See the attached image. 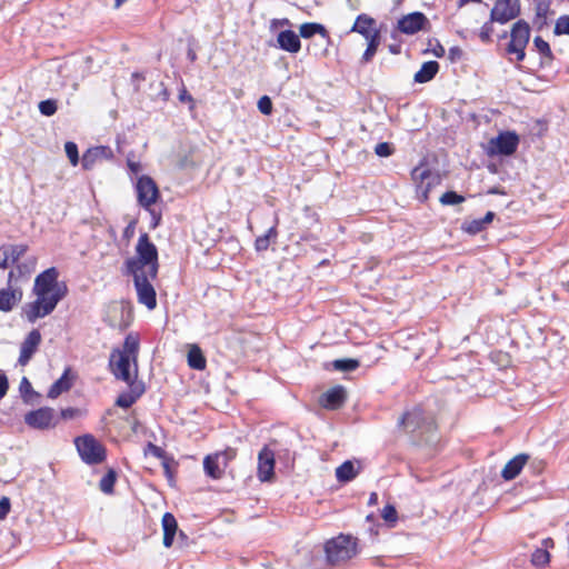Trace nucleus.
<instances>
[{
	"instance_id": "nucleus-1",
	"label": "nucleus",
	"mask_w": 569,
	"mask_h": 569,
	"mask_svg": "<svg viewBox=\"0 0 569 569\" xmlns=\"http://www.w3.org/2000/svg\"><path fill=\"white\" fill-rule=\"evenodd\" d=\"M59 272L51 267L34 279L32 288L36 300L26 308V316L29 322L33 323L40 318L49 316L57 305L66 297L67 286L58 281Z\"/></svg>"
},
{
	"instance_id": "nucleus-2",
	"label": "nucleus",
	"mask_w": 569,
	"mask_h": 569,
	"mask_svg": "<svg viewBox=\"0 0 569 569\" xmlns=\"http://www.w3.org/2000/svg\"><path fill=\"white\" fill-rule=\"evenodd\" d=\"M400 425L411 445L423 450L429 458L441 448V437L430 412L417 407L401 417Z\"/></svg>"
},
{
	"instance_id": "nucleus-3",
	"label": "nucleus",
	"mask_w": 569,
	"mask_h": 569,
	"mask_svg": "<svg viewBox=\"0 0 569 569\" xmlns=\"http://www.w3.org/2000/svg\"><path fill=\"white\" fill-rule=\"evenodd\" d=\"M158 270V249L148 233H142L136 246V257L124 261V272H148L151 278H157Z\"/></svg>"
},
{
	"instance_id": "nucleus-4",
	"label": "nucleus",
	"mask_w": 569,
	"mask_h": 569,
	"mask_svg": "<svg viewBox=\"0 0 569 569\" xmlns=\"http://www.w3.org/2000/svg\"><path fill=\"white\" fill-rule=\"evenodd\" d=\"M327 561L332 566L345 563L356 553V540L350 536L340 535L325 545Z\"/></svg>"
},
{
	"instance_id": "nucleus-5",
	"label": "nucleus",
	"mask_w": 569,
	"mask_h": 569,
	"mask_svg": "<svg viewBox=\"0 0 569 569\" xmlns=\"http://www.w3.org/2000/svg\"><path fill=\"white\" fill-rule=\"evenodd\" d=\"M74 445L83 462H103L106 460V448L92 435L77 437Z\"/></svg>"
},
{
	"instance_id": "nucleus-6",
	"label": "nucleus",
	"mask_w": 569,
	"mask_h": 569,
	"mask_svg": "<svg viewBox=\"0 0 569 569\" xmlns=\"http://www.w3.org/2000/svg\"><path fill=\"white\" fill-rule=\"evenodd\" d=\"M124 273L133 277V283L139 303L146 306L149 310H153L157 307V293L151 281L156 278H151L148 272Z\"/></svg>"
},
{
	"instance_id": "nucleus-7",
	"label": "nucleus",
	"mask_w": 569,
	"mask_h": 569,
	"mask_svg": "<svg viewBox=\"0 0 569 569\" xmlns=\"http://www.w3.org/2000/svg\"><path fill=\"white\" fill-rule=\"evenodd\" d=\"M138 203L149 209L159 198V189L154 180L148 176H141L136 183Z\"/></svg>"
},
{
	"instance_id": "nucleus-8",
	"label": "nucleus",
	"mask_w": 569,
	"mask_h": 569,
	"mask_svg": "<svg viewBox=\"0 0 569 569\" xmlns=\"http://www.w3.org/2000/svg\"><path fill=\"white\" fill-rule=\"evenodd\" d=\"M520 14L519 0H497L491 9V21L505 24Z\"/></svg>"
},
{
	"instance_id": "nucleus-9",
	"label": "nucleus",
	"mask_w": 569,
	"mask_h": 569,
	"mask_svg": "<svg viewBox=\"0 0 569 569\" xmlns=\"http://www.w3.org/2000/svg\"><path fill=\"white\" fill-rule=\"evenodd\" d=\"M519 144V137L516 132L505 131L498 134L489 142L491 153L501 156H511L516 152Z\"/></svg>"
},
{
	"instance_id": "nucleus-10",
	"label": "nucleus",
	"mask_w": 569,
	"mask_h": 569,
	"mask_svg": "<svg viewBox=\"0 0 569 569\" xmlns=\"http://www.w3.org/2000/svg\"><path fill=\"white\" fill-rule=\"evenodd\" d=\"M130 361H132V358L127 357L126 355H120L119 349H114L111 352L109 367L118 380H122L124 382L138 381L137 373L134 375V378L130 375Z\"/></svg>"
},
{
	"instance_id": "nucleus-11",
	"label": "nucleus",
	"mask_w": 569,
	"mask_h": 569,
	"mask_svg": "<svg viewBox=\"0 0 569 569\" xmlns=\"http://www.w3.org/2000/svg\"><path fill=\"white\" fill-rule=\"evenodd\" d=\"M54 410L49 407L32 410L24 416V422L34 429H47L54 426Z\"/></svg>"
},
{
	"instance_id": "nucleus-12",
	"label": "nucleus",
	"mask_w": 569,
	"mask_h": 569,
	"mask_svg": "<svg viewBox=\"0 0 569 569\" xmlns=\"http://www.w3.org/2000/svg\"><path fill=\"white\" fill-rule=\"evenodd\" d=\"M428 23L427 17L422 12H411L398 20V30L405 34H415L425 29Z\"/></svg>"
},
{
	"instance_id": "nucleus-13",
	"label": "nucleus",
	"mask_w": 569,
	"mask_h": 569,
	"mask_svg": "<svg viewBox=\"0 0 569 569\" xmlns=\"http://www.w3.org/2000/svg\"><path fill=\"white\" fill-rule=\"evenodd\" d=\"M41 342V333L38 329L31 330L20 347V356L18 359L19 365L26 366L32 358L33 353L37 351L39 345Z\"/></svg>"
},
{
	"instance_id": "nucleus-14",
	"label": "nucleus",
	"mask_w": 569,
	"mask_h": 569,
	"mask_svg": "<svg viewBox=\"0 0 569 569\" xmlns=\"http://www.w3.org/2000/svg\"><path fill=\"white\" fill-rule=\"evenodd\" d=\"M127 383L129 391L120 393L116 400V406L123 409L130 408L144 393V383L142 381Z\"/></svg>"
},
{
	"instance_id": "nucleus-15",
	"label": "nucleus",
	"mask_w": 569,
	"mask_h": 569,
	"mask_svg": "<svg viewBox=\"0 0 569 569\" xmlns=\"http://www.w3.org/2000/svg\"><path fill=\"white\" fill-rule=\"evenodd\" d=\"M347 399L346 390L342 386H336L327 390L320 397V403L323 408L336 410L340 408Z\"/></svg>"
},
{
	"instance_id": "nucleus-16",
	"label": "nucleus",
	"mask_w": 569,
	"mask_h": 569,
	"mask_svg": "<svg viewBox=\"0 0 569 569\" xmlns=\"http://www.w3.org/2000/svg\"><path fill=\"white\" fill-rule=\"evenodd\" d=\"M277 41L279 48L290 52L297 53L301 49V41L299 36L292 30H283L278 33Z\"/></svg>"
},
{
	"instance_id": "nucleus-17",
	"label": "nucleus",
	"mask_w": 569,
	"mask_h": 569,
	"mask_svg": "<svg viewBox=\"0 0 569 569\" xmlns=\"http://www.w3.org/2000/svg\"><path fill=\"white\" fill-rule=\"evenodd\" d=\"M22 299V291L20 288L12 289L8 287L0 290V311L9 312Z\"/></svg>"
},
{
	"instance_id": "nucleus-18",
	"label": "nucleus",
	"mask_w": 569,
	"mask_h": 569,
	"mask_svg": "<svg viewBox=\"0 0 569 569\" xmlns=\"http://www.w3.org/2000/svg\"><path fill=\"white\" fill-rule=\"evenodd\" d=\"M495 217L496 214L493 211H488L483 218L465 220L461 224V229L468 234H478L487 229V227L493 221Z\"/></svg>"
},
{
	"instance_id": "nucleus-19",
	"label": "nucleus",
	"mask_w": 569,
	"mask_h": 569,
	"mask_svg": "<svg viewBox=\"0 0 569 569\" xmlns=\"http://www.w3.org/2000/svg\"><path fill=\"white\" fill-rule=\"evenodd\" d=\"M511 40L508 46L526 47L530 38L529 24L523 21H517L510 32Z\"/></svg>"
},
{
	"instance_id": "nucleus-20",
	"label": "nucleus",
	"mask_w": 569,
	"mask_h": 569,
	"mask_svg": "<svg viewBox=\"0 0 569 569\" xmlns=\"http://www.w3.org/2000/svg\"><path fill=\"white\" fill-rule=\"evenodd\" d=\"M375 26L376 20L372 17L366 13H361L356 18V21L351 27L350 32H357L361 34L363 38H368L373 33V30H377Z\"/></svg>"
},
{
	"instance_id": "nucleus-21",
	"label": "nucleus",
	"mask_w": 569,
	"mask_h": 569,
	"mask_svg": "<svg viewBox=\"0 0 569 569\" xmlns=\"http://www.w3.org/2000/svg\"><path fill=\"white\" fill-rule=\"evenodd\" d=\"M112 150L109 147L100 146L89 149L82 157V166L90 169L96 160L112 158Z\"/></svg>"
},
{
	"instance_id": "nucleus-22",
	"label": "nucleus",
	"mask_w": 569,
	"mask_h": 569,
	"mask_svg": "<svg viewBox=\"0 0 569 569\" xmlns=\"http://www.w3.org/2000/svg\"><path fill=\"white\" fill-rule=\"evenodd\" d=\"M162 529H163V546L166 548H169L172 546L174 536L178 531V523L172 513L166 512L162 516Z\"/></svg>"
},
{
	"instance_id": "nucleus-23",
	"label": "nucleus",
	"mask_w": 569,
	"mask_h": 569,
	"mask_svg": "<svg viewBox=\"0 0 569 569\" xmlns=\"http://www.w3.org/2000/svg\"><path fill=\"white\" fill-rule=\"evenodd\" d=\"M29 247L24 243L1 246L3 254L8 257L9 266H16L24 257Z\"/></svg>"
},
{
	"instance_id": "nucleus-24",
	"label": "nucleus",
	"mask_w": 569,
	"mask_h": 569,
	"mask_svg": "<svg viewBox=\"0 0 569 569\" xmlns=\"http://www.w3.org/2000/svg\"><path fill=\"white\" fill-rule=\"evenodd\" d=\"M439 71V63L437 61H427L422 63L421 68L416 72L413 80L417 83H426L432 80Z\"/></svg>"
},
{
	"instance_id": "nucleus-25",
	"label": "nucleus",
	"mask_w": 569,
	"mask_h": 569,
	"mask_svg": "<svg viewBox=\"0 0 569 569\" xmlns=\"http://www.w3.org/2000/svg\"><path fill=\"white\" fill-rule=\"evenodd\" d=\"M69 369H66L62 376L53 382L48 391V397L50 399L58 398L61 393L67 392L71 389L72 382L69 378Z\"/></svg>"
},
{
	"instance_id": "nucleus-26",
	"label": "nucleus",
	"mask_w": 569,
	"mask_h": 569,
	"mask_svg": "<svg viewBox=\"0 0 569 569\" xmlns=\"http://www.w3.org/2000/svg\"><path fill=\"white\" fill-rule=\"evenodd\" d=\"M543 548H537L531 555V563L535 567H545L550 561V555L547 550L549 546L553 545L552 539L547 538L542 541Z\"/></svg>"
},
{
	"instance_id": "nucleus-27",
	"label": "nucleus",
	"mask_w": 569,
	"mask_h": 569,
	"mask_svg": "<svg viewBox=\"0 0 569 569\" xmlns=\"http://www.w3.org/2000/svg\"><path fill=\"white\" fill-rule=\"evenodd\" d=\"M300 37L305 39H309L313 37L315 34H320L322 38L329 40V33L323 24L318 22H306L300 26L299 29Z\"/></svg>"
},
{
	"instance_id": "nucleus-28",
	"label": "nucleus",
	"mask_w": 569,
	"mask_h": 569,
	"mask_svg": "<svg viewBox=\"0 0 569 569\" xmlns=\"http://www.w3.org/2000/svg\"><path fill=\"white\" fill-rule=\"evenodd\" d=\"M365 39L368 41V44L362 54L361 61L367 63L372 60L380 44L381 37L379 30H373V33Z\"/></svg>"
},
{
	"instance_id": "nucleus-29",
	"label": "nucleus",
	"mask_w": 569,
	"mask_h": 569,
	"mask_svg": "<svg viewBox=\"0 0 569 569\" xmlns=\"http://www.w3.org/2000/svg\"><path fill=\"white\" fill-rule=\"evenodd\" d=\"M138 352L139 339L132 335L127 336L123 342V349H119V353L132 358L134 366H137Z\"/></svg>"
},
{
	"instance_id": "nucleus-30",
	"label": "nucleus",
	"mask_w": 569,
	"mask_h": 569,
	"mask_svg": "<svg viewBox=\"0 0 569 569\" xmlns=\"http://www.w3.org/2000/svg\"><path fill=\"white\" fill-rule=\"evenodd\" d=\"M360 472V466L358 468L355 465H339L336 469L337 480L341 483H347L355 479Z\"/></svg>"
},
{
	"instance_id": "nucleus-31",
	"label": "nucleus",
	"mask_w": 569,
	"mask_h": 569,
	"mask_svg": "<svg viewBox=\"0 0 569 569\" xmlns=\"http://www.w3.org/2000/svg\"><path fill=\"white\" fill-rule=\"evenodd\" d=\"M278 237L277 226L270 227L263 236H260L254 241L257 251H266L271 242H276Z\"/></svg>"
},
{
	"instance_id": "nucleus-32",
	"label": "nucleus",
	"mask_w": 569,
	"mask_h": 569,
	"mask_svg": "<svg viewBox=\"0 0 569 569\" xmlns=\"http://www.w3.org/2000/svg\"><path fill=\"white\" fill-rule=\"evenodd\" d=\"M188 365L196 370L206 368V358L198 346H192L188 352Z\"/></svg>"
},
{
	"instance_id": "nucleus-33",
	"label": "nucleus",
	"mask_w": 569,
	"mask_h": 569,
	"mask_svg": "<svg viewBox=\"0 0 569 569\" xmlns=\"http://www.w3.org/2000/svg\"><path fill=\"white\" fill-rule=\"evenodd\" d=\"M117 471L112 468H109L106 475H103V477L99 481V489L106 495L113 493V487L117 481Z\"/></svg>"
},
{
	"instance_id": "nucleus-34",
	"label": "nucleus",
	"mask_w": 569,
	"mask_h": 569,
	"mask_svg": "<svg viewBox=\"0 0 569 569\" xmlns=\"http://www.w3.org/2000/svg\"><path fill=\"white\" fill-rule=\"evenodd\" d=\"M36 266L37 257L29 256L22 261H19L14 267L17 269L18 276H29L36 270Z\"/></svg>"
},
{
	"instance_id": "nucleus-35",
	"label": "nucleus",
	"mask_w": 569,
	"mask_h": 569,
	"mask_svg": "<svg viewBox=\"0 0 569 569\" xmlns=\"http://www.w3.org/2000/svg\"><path fill=\"white\" fill-rule=\"evenodd\" d=\"M220 459L223 460V462H228L230 460L236 459V450L232 448H228L223 451H218L216 453L207 455L202 462L209 463V462H218Z\"/></svg>"
},
{
	"instance_id": "nucleus-36",
	"label": "nucleus",
	"mask_w": 569,
	"mask_h": 569,
	"mask_svg": "<svg viewBox=\"0 0 569 569\" xmlns=\"http://www.w3.org/2000/svg\"><path fill=\"white\" fill-rule=\"evenodd\" d=\"M332 367L338 371L350 372L359 367V361L351 358L337 359L332 362Z\"/></svg>"
},
{
	"instance_id": "nucleus-37",
	"label": "nucleus",
	"mask_w": 569,
	"mask_h": 569,
	"mask_svg": "<svg viewBox=\"0 0 569 569\" xmlns=\"http://www.w3.org/2000/svg\"><path fill=\"white\" fill-rule=\"evenodd\" d=\"M465 201V197L455 191H447L440 197V202L445 206L458 204Z\"/></svg>"
},
{
	"instance_id": "nucleus-38",
	"label": "nucleus",
	"mask_w": 569,
	"mask_h": 569,
	"mask_svg": "<svg viewBox=\"0 0 569 569\" xmlns=\"http://www.w3.org/2000/svg\"><path fill=\"white\" fill-rule=\"evenodd\" d=\"M38 107L41 114L47 117L53 116L58 109L57 101L53 99L42 100Z\"/></svg>"
},
{
	"instance_id": "nucleus-39",
	"label": "nucleus",
	"mask_w": 569,
	"mask_h": 569,
	"mask_svg": "<svg viewBox=\"0 0 569 569\" xmlns=\"http://www.w3.org/2000/svg\"><path fill=\"white\" fill-rule=\"evenodd\" d=\"M533 46L538 50L540 54L548 58L549 60L552 59V51L550 49V46L547 41H545L541 37H536L533 39Z\"/></svg>"
},
{
	"instance_id": "nucleus-40",
	"label": "nucleus",
	"mask_w": 569,
	"mask_h": 569,
	"mask_svg": "<svg viewBox=\"0 0 569 569\" xmlns=\"http://www.w3.org/2000/svg\"><path fill=\"white\" fill-rule=\"evenodd\" d=\"M274 476V465H258V477L260 481H271Z\"/></svg>"
},
{
	"instance_id": "nucleus-41",
	"label": "nucleus",
	"mask_w": 569,
	"mask_h": 569,
	"mask_svg": "<svg viewBox=\"0 0 569 569\" xmlns=\"http://www.w3.org/2000/svg\"><path fill=\"white\" fill-rule=\"evenodd\" d=\"M522 467L523 465H505L501 476L505 480H512L521 472Z\"/></svg>"
},
{
	"instance_id": "nucleus-42",
	"label": "nucleus",
	"mask_w": 569,
	"mask_h": 569,
	"mask_svg": "<svg viewBox=\"0 0 569 569\" xmlns=\"http://www.w3.org/2000/svg\"><path fill=\"white\" fill-rule=\"evenodd\" d=\"M555 34H569V16L565 14L558 18L556 21Z\"/></svg>"
},
{
	"instance_id": "nucleus-43",
	"label": "nucleus",
	"mask_w": 569,
	"mask_h": 569,
	"mask_svg": "<svg viewBox=\"0 0 569 569\" xmlns=\"http://www.w3.org/2000/svg\"><path fill=\"white\" fill-rule=\"evenodd\" d=\"M64 151H66V154L69 158L70 162L73 166L78 164V162H79L78 146L72 141H68L64 144Z\"/></svg>"
},
{
	"instance_id": "nucleus-44",
	"label": "nucleus",
	"mask_w": 569,
	"mask_h": 569,
	"mask_svg": "<svg viewBox=\"0 0 569 569\" xmlns=\"http://www.w3.org/2000/svg\"><path fill=\"white\" fill-rule=\"evenodd\" d=\"M550 2L546 0H536V17L545 22L549 13Z\"/></svg>"
},
{
	"instance_id": "nucleus-45",
	"label": "nucleus",
	"mask_w": 569,
	"mask_h": 569,
	"mask_svg": "<svg viewBox=\"0 0 569 569\" xmlns=\"http://www.w3.org/2000/svg\"><path fill=\"white\" fill-rule=\"evenodd\" d=\"M204 472L212 479H220L224 473V468L221 465H203Z\"/></svg>"
},
{
	"instance_id": "nucleus-46",
	"label": "nucleus",
	"mask_w": 569,
	"mask_h": 569,
	"mask_svg": "<svg viewBox=\"0 0 569 569\" xmlns=\"http://www.w3.org/2000/svg\"><path fill=\"white\" fill-rule=\"evenodd\" d=\"M395 148L389 142H380L375 147V152L379 157H389L393 153Z\"/></svg>"
},
{
	"instance_id": "nucleus-47",
	"label": "nucleus",
	"mask_w": 569,
	"mask_h": 569,
	"mask_svg": "<svg viewBox=\"0 0 569 569\" xmlns=\"http://www.w3.org/2000/svg\"><path fill=\"white\" fill-rule=\"evenodd\" d=\"M258 109L262 114L269 116L272 112V101L268 96H262L258 100Z\"/></svg>"
},
{
	"instance_id": "nucleus-48",
	"label": "nucleus",
	"mask_w": 569,
	"mask_h": 569,
	"mask_svg": "<svg viewBox=\"0 0 569 569\" xmlns=\"http://www.w3.org/2000/svg\"><path fill=\"white\" fill-rule=\"evenodd\" d=\"M381 517L387 522H392V523L396 522L397 518H398V513H397V510H396L395 506H392V505L385 506L382 511H381Z\"/></svg>"
},
{
	"instance_id": "nucleus-49",
	"label": "nucleus",
	"mask_w": 569,
	"mask_h": 569,
	"mask_svg": "<svg viewBox=\"0 0 569 569\" xmlns=\"http://www.w3.org/2000/svg\"><path fill=\"white\" fill-rule=\"evenodd\" d=\"M163 473L171 487L174 486V476L177 472L178 465H161Z\"/></svg>"
},
{
	"instance_id": "nucleus-50",
	"label": "nucleus",
	"mask_w": 569,
	"mask_h": 569,
	"mask_svg": "<svg viewBox=\"0 0 569 569\" xmlns=\"http://www.w3.org/2000/svg\"><path fill=\"white\" fill-rule=\"evenodd\" d=\"M492 22L493 21H491V19H490L488 22L483 23V26L481 27L480 34H479L481 41H483V42L490 41L491 34L493 32Z\"/></svg>"
},
{
	"instance_id": "nucleus-51",
	"label": "nucleus",
	"mask_w": 569,
	"mask_h": 569,
	"mask_svg": "<svg viewBox=\"0 0 569 569\" xmlns=\"http://www.w3.org/2000/svg\"><path fill=\"white\" fill-rule=\"evenodd\" d=\"M258 462H276L273 451L268 447L262 448L258 455Z\"/></svg>"
},
{
	"instance_id": "nucleus-52",
	"label": "nucleus",
	"mask_w": 569,
	"mask_h": 569,
	"mask_svg": "<svg viewBox=\"0 0 569 569\" xmlns=\"http://www.w3.org/2000/svg\"><path fill=\"white\" fill-rule=\"evenodd\" d=\"M11 508V502L8 497H2L0 499V520H3L9 513Z\"/></svg>"
},
{
	"instance_id": "nucleus-53",
	"label": "nucleus",
	"mask_w": 569,
	"mask_h": 569,
	"mask_svg": "<svg viewBox=\"0 0 569 569\" xmlns=\"http://www.w3.org/2000/svg\"><path fill=\"white\" fill-rule=\"evenodd\" d=\"M19 390L23 398H26L28 395L33 393L32 386H31L30 381L28 380V378H26V377L22 378L20 386H19Z\"/></svg>"
},
{
	"instance_id": "nucleus-54",
	"label": "nucleus",
	"mask_w": 569,
	"mask_h": 569,
	"mask_svg": "<svg viewBox=\"0 0 569 569\" xmlns=\"http://www.w3.org/2000/svg\"><path fill=\"white\" fill-rule=\"evenodd\" d=\"M525 49L526 47L508 46L507 51L509 53H515L517 61H522L526 57Z\"/></svg>"
},
{
	"instance_id": "nucleus-55",
	"label": "nucleus",
	"mask_w": 569,
	"mask_h": 569,
	"mask_svg": "<svg viewBox=\"0 0 569 569\" xmlns=\"http://www.w3.org/2000/svg\"><path fill=\"white\" fill-rule=\"evenodd\" d=\"M9 388L8 378L3 371L0 370V399H2Z\"/></svg>"
},
{
	"instance_id": "nucleus-56",
	"label": "nucleus",
	"mask_w": 569,
	"mask_h": 569,
	"mask_svg": "<svg viewBox=\"0 0 569 569\" xmlns=\"http://www.w3.org/2000/svg\"><path fill=\"white\" fill-rule=\"evenodd\" d=\"M462 56V50L459 47H452L449 49V59L453 62L460 59Z\"/></svg>"
},
{
	"instance_id": "nucleus-57",
	"label": "nucleus",
	"mask_w": 569,
	"mask_h": 569,
	"mask_svg": "<svg viewBox=\"0 0 569 569\" xmlns=\"http://www.w3.org/2000/svg\"><path fill=\"white\" fill-rule=\"evenodd\" d=\"M144 452H146V455L148 452H151L153 455V457L161 458L162 450L152 443H148L147 450Z\"/></svg>"
},
{
	"instance_id": "nucleus-58",
	"label": "nucleus",
	"mask_w": 569,
	"mask_h": 569,
	"mask_svg": "<svg viewBox=\"0 0 569 569\" xmlns=\"http://www.w3.org/2000/svg\"><path fill=\"white\" fill-rule=\"evenodd\" d=\"M529 455L527 453H518L507 460V462H527L529 460Z\"/></svg>"
},
{
	"instance_id": "nucleus-59",
	"label": "nucleus",
	"mask_w": 569,
	"mask_h": 569,
	"mask_svg": "<svg viewBox=\"0 0 569 569\" xmlns=\"http://www.w3.org/2000/svg\"><path fill=\"white\" fill-rule=\"evenodd\" d=\"M128 168L133 174H138L141 171V164L136 161L128 160Z\"/></svg>"
},
{
	"instance_id": "nucleus-60",
	"label": "nucleus",
	"mask_w": 569,
	"mask_h": 569,
	"mask_svg": "<svg viewBox=\"0 0 569 569\" xmlns=\"http://www.w3.org/2000/svg\"><path fill=\"white\" fill-rule=\"evenodd\" d=\"M77 410L73 408H67L61 411V416L63 419H71L76 416Z\"/></svg>"
},
{
	"instance_id": "nucleus-61",
	"label": "nucleus",
	"mask_w": 569,
	"mask_h": 569,
	"mask_svg": "<svg viewBox=\"0 0 569 569\" xmlns=\"http://www.w3.org/2000/svg\"><path fill=\"white\" fill-rule=\"evenodd\" d=\"M432 52H433V54H435L436 57L441 58V57H443V56H445L446 50H445V48H443V47L438 42V43L436 44V47L433 48Z\"/></svg>"
},
{
	"instance_id": "nucleus-62",
	"label": "nucleus",
	"mask_w": 569,
	"mask_h": 569,
	"mask_svg": "<svg viewBox=\"0 0 569 569\" xmlns=\"http://www.w3.org/2000/svg\"><path fill=\"white\" fill-rule=\"evenodd\" d=\"M21 276H18L17 269H12L8 274V284L11 287V283L18 280Z\"/></svg>"
},
{
	"instance_id": "nucleus-63",
	"label": "nucleus",
	"mask_w": 569,
	"mask_h": 569,
	"mask_svg": "<svg viewBox=\"0 0 569 569\" xmlns=\"http://www.w3.org/2000/svg\"><path fill=\"white\" fill-rule=\"evenodd\" d=\"M430 176V172L427 171V170H422L421 172H419V169L416 168L413 171H412V177L416 179L417 177L421 178V179H425L427 177Z\"/></svg>"
},
{
	"instance_id": "nucleus-64",
	"label": "nucleus",
	"mask_w": 569,
	"mask_h": 569,
	"mask_svg": "<svg viewBox=\"0 0 569 569\" xmlns=\"http://www.w3.org/2000/svg\"><path fill=\"white\" fill-rule=\"evenodd\" d=\"M180 101H192V97L187 92V90H182L179 94Z\"/></svg>"
}]
</instances>
